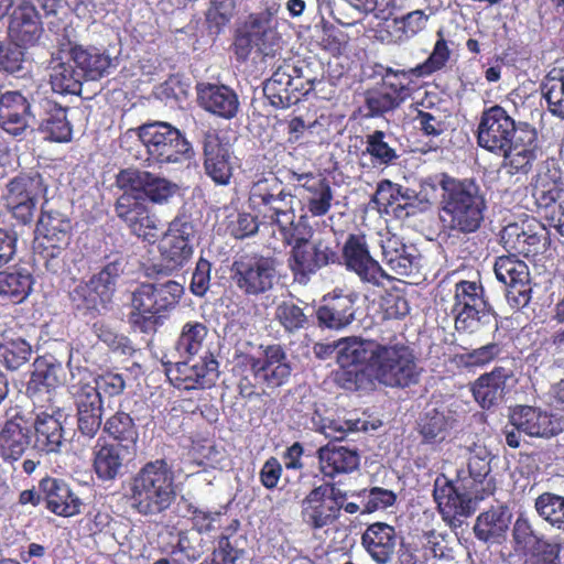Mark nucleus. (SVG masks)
<instances>
[{
    "instance_id": "obj_1",
    "label": "nucleus",
    "mask_w": 564,
    "mask_h": 564,
    "mask_svg": "<svg viewBox=\"0 0 564 564\" xmlns=\"http://www.w3.org/2000/svg\"><path fill=\"white\" fill-rule=\"evenodd\" d=\"M344 344L341 360L366 362L380 384L404 389L420 380L422 369L403 332L381 329L379 339L351 336Z\"/></svg>"
},
{
    "instance_id": "obj_2",
    "label": "nucleus",
    "mask_w": 564,
    "mask_h": 564,
    "mask_svg": "<svg viewBox=\"0 0 564 564\" xmlns=\"http://www.w3.org/2000/svg\"><path fill=\"white\" fill-rule=\"evenodd\" d=\"M441 187L438 218L449 236H467L477 232L485 220L487 200L475 178H457L447 173L429 176L421 181L422 191L435 192Z\"/></svg>"
},
{
    "instance_id": "obj_3",
    "label": "nucleus",
    "mask_w": 564,
    "mask_h": 564,
    "mask_svg": "<svg viewBox=\"0 0 564 564\" xmlns=\"http://www.w3.org/2000/svg\"><path fill=\"white\" fill-rule=\"evenodd\" d=\"M248 206L254 215L248 213L238 215L231 227V234L236 239H245L257 234L259 217L263 223L276 225L281 232H285L294 225V195L273 173L262 174L252 182Z\"/></svg>"
},
{
    "instance_id": "obj_4",
    "label": "nucleus",
    "mask_w": 564,
    "mask_h": 564,
    "mask_svg": "<svg viewBox=\"0 0 564 564\" xmlns=\"http://www.w3.org/2000/svg\"><path fill=\"white\" fill-rule=\"evenodd\" d=\"M127 498L143 517L167 511L176 499L175 475L169 463L163 458L145 463L130 478Z\"/></svg>"
},
{
    "instance_id": "obj_5",
    "label": "nucleus",
    "mask_w": 564,
    "mask_h": 564,
    "mask_svg": "<svg viewBox=\"0 0 564 564\" xmlns=\"http://www.w3.org/2000/svg\"><path fill=\"white\" fill-rule=\"evenodd\" d=\"M185 289L175 280L143 282L132 292L128 322L134 332L154 335L178 306Z\"/></svg>"
},
{
    "instance_id": "obj_6",
    "label": "nucleus",
    "mask_w": 564,
    "mask_h": 564,
    "mask_svg": "<svg viewBox=\"0 0 564 564\" xmlns=\"http://www.w3.org/2000/svg\"><path fill=\"white\" fill-rule=\"evenodd\" d=\"M280 264L276 258L260 252H246L234 257L229 278L248 297H259L274 290L280 283Z\"/></svg>"
},
{
    "instance_id": "obj_7",
    "label": "nucleus",
    "mask_w": 564,
    "mask_h": 564,
    "mask_svg": "<svg viewBox=\"0 0 564 564\" xmlns=\"http://www.w3.org/2000/svg\"><path fill=\"white\" fill-rule=\"evenodd\" d=\"M294 225L283 234L284 240L291 245L288 258V267L293 275V280L299 284L305 285L322 268L335 264L337 257V245H334L329 238L307 239L304 237H294L292 231Z\"/></svg>"
},
{
    "instance_id": "obj_8",
    "label": "nucleus",
    "mask_w": 564,
    "mask_h": 564,
    "mask_svg": "<svg viewBox=\"0 0 564 564\" xmlns=\"http://www.w3.org/2000/svg\"><path fill=\"white\" fill-rule=\"evenodd\" d=\"M135 131L147 150V161L159 164L178 163L193 154L191 142L177 128L167 122L143 123Z\"/></svg>"
},
{
    "instance_id": "obj_9",
    "label": "nucleus",
    "mask_w": 564,
    "mask_h": 564,
    "mask_svg": "<svg viewBox=\"0 0 564 564\" xmlns=\"http://www.w3.org/2000/svg\"><path fill=\"white\" fill-rule=\"evenodd\" d=\"M72 229V220L65 214L42 208L36 224L34 249L47 271L56 272L61 268L62 253L69 245Z\"/></svg>"
},
{
    "instance_id": "obj_10",
    "label": "nucleus",
    "mask_w": 564,
    "mask_h": 564,
    "mask_svg": "<svg viewBox=\"0 0 564 564\" xmlns=\"http://www.w3.org/2000/svg\"><path fill=\"white\" fill-rule=\"evenodd\" d=\"M195 234V226L189 215L180 213L170 224L160 245L159 253L162 260L160 264H153L148 269V276L154 274L170 275L181 270L193 256L191 243Z\"/></svg>"
},
{
    "instance_id": "obj_11",
    "label": "nucleus",
    "mask_w": 564,
    "mask_h": 564,
    "mask_svg": "<svg viewBox=\"0 0 564 564\" xmlns=\"http://www.w3.org/2000/svg\"><path fill=\"white\" fill-rule=\"evenodd\" d=\"M452 314L458 333L473 334L480 324H490L491 319L498 329L496 315L485 299L480 282L462 280L455 284Z\"/></svg>"
},
{
    "instance_id": "obj_12",
    "label": "nucleus",
    "mask_w": 564,
    "mask_h": 564,
    "mask_svg": "<svg viewBox=\"0 0 564 564\" xmlns=\"http://www.w3.org/2000/svg\"><path fill=\"white\" fill-rule=\"evenodd\" d=\"M469 480L449 479L444 474L436 476L433 486V498L443 520L449 524L462 523L463 518L470 517L478 501L485 499Z\"/></svg>"
},
{
    "instance_id": "obj_13",
    "label": "nucleus",
    "mask_w": 564,
    "mask_h": 564,
    "mask_svg": "<svg viewBox=\"0 0 564 564\" xmlns=\"http://www.w3.org/2000/svg\"><path fill=\"white\" fill-rule=\"evenodd\" d=\"M272 23V14L269 11L249 15L243 31L236 36L234 42V51L238 59L246 61L252 48H256L263 59L273 58L280 54L281 36Z\"/></svg>"
},
{
    "instance_id": "obj_14",
    "label": "nucleus",
    "mask_w": 564,
    "mask_h": 564,
    "mask_svg": "<svg viewBox=\"0 0 564 564\" xmlns=\"http://www.w3.org/2000/svg\"><path fill=\"white\" fill-rule=\"evenodd\" d=\"M337 257L335 264L344 265L365 283L379 286L384 280H392L371 256L367 235L361 230L347 234Z\"/></svg>"
},
{
    "instance_id": "obj_15",
    "label": "nucleus",
    "mask_w": 564,
    "mask_h": 564,
    "mask_svg": "<svg viewBox=\"0 0 564 564\" xmlns=\"http://www.w3.org/2000/svg\"><path fill=\"white\" fill-rule=\"evenodd\" d=\"M46 189L42 175L34 170L20 172L8 182L3 199L18 224L30 225L33 221L39 198Z\"/></svg>"
},
{
    "instance_id": "obj_16",
    "label": "nucleus",
    "mask_w": 564,
    "mask_h": 564,
    "mask_svg": "<svg viewBox=\"0 0 564 564\" xmlns=\"http://www.w3.org/2000/svg\"><path fill=\"white\" fill-rule=\"evenodd\" d=\"M517 122L506 108L496 104L485 107L480 112L475 131L479 148L500 155L509 150L517 135Z\"/></svg>"
},
{
    "instance_id": "obj_17",
    "label": "nucleus",
    "mask_w": 564,
    "mask_h": 564,
    "mask_svg": "<svg viewBox=\"0 0 564 564\" xmlns=\"http://www.w3.org/2000/svg\"><path fill=\"white\" fill-rule=\"evenodd\" d=\"M413 78H422L421 75L409 69H394L386 67L381 74V82L377 89L369 90L365 105L368 116L379 117L400 107L411 96L410 83Z\"/></svg>"
},
{
    "instance_id": "obj_18",
    "label": "nucleus",
    "mask_w": 564,
    "mask_h": 564,
    "mask_svg": "<svg viewBox=\"0 0 564 564\" xmlns=\"http://www.w3.org/2000/svg\"><path fill=\"white\" fill-rule=\"evenodd\" d=\"M500 242L508 252L536 260L551 247V234L546 227L538 221L511 223L500 232Z\"/></svg>"
},
{
    "instance_id": "obj_19",
    "label": "nucleus",
    "mask_w": 564,
    "mask_h": 564,
    "mask_svg": "<svg viewBox=\"0 0 564 564\" xmlns=\"http://www.w3.org/2000/svg\"><path fill=\"white\" fill-rule=\"evenodd\" d=\"M496 278L507 288V302L511 308L520 311L529 305L532 299L530 271L528 264L513 252L500 256L494 265Z\"/></svg>"
},
{
    "instance_id": "obj_20",
    "label": "nucleus",
    "mask_w": 564,
    "mask_h": 564,
    "mask_svg": "<svg viewBox=\"0 0 564 564\" xmlns=\"http://www.w3.org/2000/svg\"><path fill=\"white\" fill-rule=\"evenodd\" d=\"M200 144L205 175L216 185H229L236 164V156L230 142L216 130H208L203 134Z\"/></svg>"
},
{
    "instance_id": "obj_21",
    "label": "nucleus",
    "mask_w": 564,
    "mask_h": 564,
    "mask_svg": "<svg viewBox=\"0 0 564 564\" xmlns=\"http://www.w3.org/2000/svg\"><path fill=\"white\" fill-rule=\"evenodd\" d=\"M165 375L178 390L210 389L219 378V362L212 352H207L194 364L180 361L165 366Z\"/></svg>"
},
{
    "instance_id": "obj_22",
    "label": "nucleus",
    "mask_w": 564,
    "mask_h": 564,
    "mask_svg": "<svg viewBox=\"0 0 564 564\" xmlns=\"http://www.w3.org/2000/svg\"><path fill=\"white\" fill-rule=\"evenodd\" d=\"M531 195L539 209L553 208L563 196L564 171L554 156L542 160L529 183Z\"/></svg>"
},
{
    "instance_id": "obj_23",
    "label": "nucleus",
    "mask_w": 564,
    "mask_h": 564,
    "mask_svg": "<svg viewBox=\"0 0 564 564\" xmlns=\"http://www.w3.org/2000/svg\"><path fill=\"white\" fill-rule=\"evenodd\" d=\"M261 356L247 359L254 379L271 389L285 384L292 371L285 349L280 344L261 346Z\"/></svg>"
},
{
    "instance_id": "obj_24",
    "label": "nucleus",
    "mask_w": 564,
    "mask_h": 564,
    "mask_svg": "<svg viewBox=\"0 0 564 564\" xmlns=\"http://www.w3.org/2000/svg\"><path fill=\"white\" fill-rule=\"evenodd\" d=\"M123 191L142 193L153 204H164L174 196L178 189L175 183L158 176L149 171L139 169L121 170L116 180Z\"/></svg>"
},
{
    "instance_id": "obj_25",
    "label": "nucleus",
    "mask_w": 564,
    "mask_h": 564,
    "mask_svg": "<svg viewBox=\"0 0 564 564\" xmlns=\"http://www.w3.org/2000/svg\"><path fill=\"white\" fill-rule=\"evenodd\" d=\"M115 212L132 235L143 241H155L159 231L158 219L143 200L123 194L117 199Z\"/></svg>"
},
{
    "instance_id": "obj_26",
    "label": "nucleus",
    "mask_w": 564,
    "mask_h": 564,
    "mask_svg": "<svg viewBox=\"0 0 564 564\" xmlns=\"http://www.w3.org/2000/svg\"><path fill=\"white\" fill-rule=\"evenodd\" d=\"M35 419L32 422L34 430V447L44 453H58L64 442L63 409L55 403L37 405Z\"/></svg>"
},
{
    "instance_id": "obj_27",
    "label": "nucleus",
    "mask_w": 564,
    "mask_h": 564,
    "mask_svg": "<svg viewBox=\"0 0 564 564\" xmlns=\"http://www.w3.org/2000/svg\"><path fill=\"white\" fill-rule=\"evenodd\" d=\"M400 542L395 527L383 521L367 524L360 535L361 547L376 564H391Z\"/></svg>"
},
{
    "instance_id": "obj_28",
    "label": "nucleus",
    "mask_w": 564,
    "mask_h": 564,
    "mask_svg": "<svg viewBox=\"0 0 564 564\" xmlns=\"http://www.w3.org/2000/svg\"><path fill=\"white\" fill-rule=\"evenodd\" d=\"M44 32L41 14L29 0H22L13 7L9 15L8 35L20 47H32Z\"/></svg>"
},
{
    "instance_id": "obj_29",
    "label": "nucleus",
    "mask_w": 564,
    "mask_h": 564,
    "mask_svg": "<svg viewBox=\"0 0 564 564\" xmlns=\"http://www.w3.org/2000/svg\"><path fill=\"white\" fill-rule=\"evenodd\" d=\"M540 154H542V149L539 145L536 131L525 124L520 129V133L513 140L510 149H506L499 156L503 158L502 167L508 174L527 175L532 171Z\"/></svg>"
},
{
    "instance_id": "obj_30",
    "label": "nucleus",
    "mask_w": 564,
    "mask_h": 564,
    "mask_svg": "<svg viewBox=\"0 0 564 564\" xmlns=\"http://www.w3.org/2000/svg\"><path fill=\"white\" fill-rule=\"evenodd\" d=\"M31 440V419L17 412L0 429V458L9 464L20 460L30 447Z\"/></svg>"
},
{
    "instance_id": "obj_31",
    "label": "nucleus",
    "mask_w": 564,
    "mask_h": 564,
    "mask_svg": "<svg viewBox=\"0 0 564 564\" xmlns=\"http://www.w3.org/2000/svg\"><path fill=\"white\" fill-rule=\"evenodd\" d=\"M35 117L30 101L20 90H6L0 94V128L8 134H24Z\"/></svg>"
},
{
    "instance_id": "obj_32",
    "label": "nucleus",
    "mask_w": 564,
    "mask_h": 564,
    "mask_svg": "<svg viewBox=\"0 0 564 564\" xmlns=\"http://www.w3.org/2000/svg\"><path fill=\"white\" fill-rule=\"evenodd\" d=\"M39 488L43 492L44 507L51 513L62 518H70L80 513L82 499L66 480L45 476L40 479Z\"/></svg>"
},
{
    "instance_id": "obj_33",
    "label": "nucleus",
    "mask_w": 564,
    "mask_h": 564,
    "mask_svg": "<svg viewBox=\"0 0 564 564\" xmlns=\"http://www.w3.org/2000/svg\"><path fill=\"white\" fill-rule=\"evenodd\" d=\"M327 485L313 488L302 500L301 517L313 531L322 530L338 520L337 502L327 498Z\"/></svg>"
},
{
    "instance_id": "obj_34",
    "label": "nucleus",
    "mask_w": 564,
    "mask_h": 564,
    "mask_svg": "<svg viewBox=\"0 0 564 564\" xmlns=\"http://www.w3.org/2000/svg\"><path fill=\"white\" fill-rule=\"evenodd\" d=\"M509 425L522 430L531 437H551L562 429L553 414L530 405H516L510 410Z\"/></svg>"
},
{
    "instance_id": "obj_35",
    "label": "nucleus",
    "mask_w": 564,
    "mask_h": 564,
    "mask_svg": "<svg viewBox=\"0 0 564 564\" xmlns=\"http://www.w3.org/2000/svg\"><path fill=\"white\" fill-rule=\"evenodd\" d=\"M492 458L494 456L485 446L475 445L468 456L467 471H457L458 478L469 480V486L475 487L485 498L496 491V480L491 475Z\"/></svg>"
},
{
    "instance_id": "obj_36",
    "label": "nucleus",
    "mask_w": 564,
    "mask_h": 564,
    "mask_svg": "<svg viewBox=\"0 0 564 564\" xmlns=\"http://www.w3.org/2000/svg\"><path fill=\"white\" fill-rule=\"evenodd\" d=\"M199 106L223 119H232L239 110V98L234 89L226 85L200 83L197 85Z\"/></svg>"
},
{
    "instance_id": "obj_37",
    "label": "nucleus",
    "mask_w": 564,
    "mask_h": 564,
    "mask_svg": "<svg viewBox=\"0 0 564 564\" xmlns=\"http://www.w3.org/2000/svg\"><path fill=\"white\" fill-rule=\"evenodd\" d=\"M68 391L74 400L76 412L104 413V401L96 386L94 373L86 367H77L70 370Z\"/></svg>"
},
{
    "instance_id": "obj_38",
    "label": "nucleus",
    "mask_w": 564,
    "mask_h": 564,
    "mask_svg": "<svg viewBox=\"0 0 564 564\" xmlns=\"http://www.w3.org/2000/svg\"><path fill=\"white\" fill-rule=\"evenodd\" d=\"M355 301L348 294H327L316 310L318 326L329 329H343L355 319Z\"/></svg>"
},
{
    "instance_id": "obj_39",
    "label": "nucleus",
    "mask_w": 564,
    "mask_h": 564,
    "mask_svg": "<svg viewBox=\"0 0 564 564\" xmlns=\"http://www.w3.org/2000/svg\"><path fill=\"white\" fill-rule=\"evenodd\" d=\"M317 458L321 473L332 479L350 474L360 465V455L357 449L332 443L317 449Z\"/></svg>"
},
{
    "instance_id": "obj_40",
    "label": "nucleus",
    "mask_w": 564,
    "mask_h": 564,
    "mask_svg": "<svg viewBox=\"0 0 564 564\" xmlns=\"http://www.w3.org/2000/svg\"><path fill=\"white\" fill-rule=\"evenodd\" d=\"M41 112L36 115L34 123L46 138L54 142H68L72 139V126L67 120V112L51 99H43L39 104Z\"/></svg>"
},
{
    "instance_id": "obj_41",
    "label": "nucleus",
    "mask_w": 564,
    "mask_h": 564,
    "mask_svg": "<svg viewBox=\"0 0 564 564\" xmlns=\"http://www.w3.org/2000/svg\"><path fill=\"white\" fill-rule=\"evenodd\" d=\"M408 189L390 180H381L377 184L371 203L381 214H393L397 218H406L413 214L414 206L409 203Z\"/></svg>"
},
{
    "instance_id": "obj_42",
    "label": "nucleus",
    "mask_w": 564,
    "mask_h": 564,
    "mask_svg": "<svg viewBox=\"0 0 564 564\" xmlns=\"http://www.w3.org/2000/svg\"><path fill=\"white\" fill-rule=\"evenodd\" d=\"M300 69L292 63L283 59L272 76L264 82L263 94L270 105L278 109L289 108L296 105V98L291 94L294 76Z\"/></svg>"
},
{
    "instance_id": "obj_43",
    "label": "nucleus",
    "mask_w": 564,
    "mask_h": 564,
    "mask_svg": "<svg viewBox=\"0 0 564 564\" xmlns=\"http://www.w3.org/2000/svg\"><path fill=\"white\" fill-rule=\"evenodd\" d=\"M65 380V370L59 362L48 361L46 358H37L34 361V370L26 386V392L37 399L40 394H46L48 403L53 401L52 390L61 386Z\"/></svg>"
},
{
    "instance_id": "obj_44",
    "label": "nucleus",
    "mask_w": 564,
    "mask_h": 564,
    "mask_svg": "<svg viewBox=\"0 0 564 564\" xmlns=\"http://www.w3.org/2000/svg\"><path fill=\"white\" fill-rule=\"evenodd\" d=\"M349 337L338 340V357L337 361L340 368L334 373L335 383L347 391H371L376 387V379L368 370L366 362H345L341 360V351L345 347V341Z\"/></svg>"
},
{
    "instance_id": "obj_45",
    "label": "nucleus",
    "mask_w": 564,
    "mask_h": 564,
    "mask_svg": "<svg viewBox=\"0 0 564 564\" xmlns=\"http://www.w3.org/2000/svg\"><path fill=\"white\" fill-rule=\"evenodd\" d=\"M70 61L78 68L84 80H98L109 73L112 59L105 51L97 47L74 45L68 52Z\"/></svg>"
},
{
    "instance_id": "obj_46",
    "label": "nucleus",
    "mask_w": 564,
    "mask_h": 564,
    "mask_svg": "<svg viewBox=\"0 0 564 564\" xmlns=\"http://www.w3.org/2000/svg\"><path fill=\"white\" fill-rule=\"evenodd\" d=\"M295 180L300 183L304 181L301 186L307 193L304 200L310 215L325 216L330 210L334 199L329 181L325 177H316L312 173L295 174Z\"/></svg>"
},
{
    "instance_id": "obj_47",
    "label": "nucleus",
    "mask_w": 564,
    "mask_h": 564,
    "mask_svg": "<svg viewBox=\"0 0 564 564\" xmlns=\"http://www.w3.org/2000/svg\"><path fill=\"white\" fill-rule=\"evenodd\" d=\"M188 520L191 521L192 529L199 534H210L217 530L223 529V532L237 533L240 528V522L236 518H230L227 512L220 510L209 511L199 508L193 503L186 507Z\"/></svg>"
},
{
    "instance_id": "obj_48",
    "label": "nucleus",
    "mask_w": 564,
    "mask_h": 564,
    "mask_svg": "<svg viewBox=\"0 0 564 564\" xmlns=\"http://www.w3.org/2000/svg\"><path fill=\"white\" fill-rule=\"evenodd\" d=\"M135 451L118 444L107 443L100 446L94 455V470L102 481L116 479L122 470L126 459Z\"/></svg>"
},
{
    "instance_id": "obj_49",
    "label": "nucleus",
    "mask_w": 564,
    "mask_h": 564,
    "mask_svg": "<svg viewBox=\"0 0 564 564\" xmlns=\"http://www.w3.org/2000/svg\"><path fill=\"white\" fill-rule=\"evenodd\" d=\"M509 373L503 367H495L492 371L481 375L473 384L471 392L482 409L497 404L503 397Z\"/></svg>"
},
{
    "instance_id": "obj_50",
    "label": "nucleus",
    "mask_w": 564,
    "mask_h": 564,
    "mask_svg": "<svg viewBox=\"0 0 564 564\" xmlns=\"http://www.w3.org/2000/svg\"><path fill=\"white\" fill-rule=\"evenodd\" d=\"M427 15L415 10L399 18L388 20L384 29L379 31V39L387 43H401L417 34L425 28Z\"/></svg>"
},
{
    "instance_id": "obj_51",
    "label": "nucleus",
    "mask_w": 564,
    "mask_h": 564,
    "mask_svg": "<svg viewBox=\"0 0 564 564\" xmlns=\"http://www.w3.org/2000/svg\"><path fill=\"white\" fill-rule=\"evenodd\" d=\"M34 285L32 273L25 268L0 271V300L12 304L23 303Z\"/></svg>"
},
{
    "instance_id": "obj_52",
    "label": "nucleus",
    "mask_w": 564,
    "mask_h": 564,
    "mask_svg": "<svg viewBox=\"0 0 564 564\" xmlns=\"http://www.w3.org/2000/svg\"><path fill=\"white\" fill-rule=\"evenodd\" d=\"M456 420L449 413L432 409L417 422V432L424 444L435 445L444 442L454 429Z\"/></svg>"
},
{
    "instance_id": "obj_53",
    "label": "nucleus",
    "mask_w": 564,
    "mask_h": 564,
    "mask_svg": "<svg viewBox=\"0 0 564 564\" xmlns=\"http://www.w3.org/2000/svg\"><path fill=\"white\" fill-rule=\"evenodd\" d=\"M124 412L119 409L116 413L106 419L104 423V432L118 445L135 451L139 441V430L135 421L140 417L134 414Z\"/></svg>"
},
{
    "instance_id": "obj_54",
    "label": "nucleus",
    "mask_w": 564,
    "mask_h": 564,
    "mask_svg": "<svg viewBox=\"0 0 564 564\" xmlns=\"http://www.w3.org/2000/svg\"><path fill=\"white\" fill-rule=\"evenodd\" d=\"M546 109L555 117L564 119V68L553 67L540 84Z\"/></svg>"
},
{
    "instance_id": "obj_55",
    "label": "nucleus",
    "mask_w": 564,
    "mask_h": 564,
    "mask_svg": "<svg viewBox=\"0 0 564 564\" xmlns=\"http://www.w3.org/2000/svg\"><path fill=\"white\" fill-rule=\"evenodd\" d=\"M382 261L394 273L408 276L412 273L414 256L408 251V247L397 236L382 240Z\"/></svg>"
},
{
    "instance_id": "obj_56",
    "label": "nucleus",
    "mask_w": 564,
    "mask_h": 564,
    "mask_svg": "<svg viewBox=\"0 0 564 564\" xmlns=\"http://www.w3.org/2000/svg\"><path fill=\"white\" fill-rule=\"evenodd\" d=\"M299 302L304 306H300L293 300H284L274 310V321L288 335H295L310 326L311 316L305 313L308 304L300 300Z\"/></svg>"
},
{
    "instance_id": "obj_57",
    "label": "nucleus",
    "mask_w": 564,
    "mask_h": 564,
    "mask_svg": "<svg viewBox=\"0 0 564 564\" xmlns=\"http://www.w3.org/2000/svg\"><path fill=\"white\" fill-rule=\"evenodd\" d=\"M392 141V134L375 130L366 135L365 154L370 156L372 164L389 166L399 159L397 149L391 144Z\"/></svg>"
},
{
    "instance_id": "obj_58",
    "label": "nucleus",
    "mask_w": 564,
    "mask_h": 564,
    "mask_svg": "<svg viewBox=\"0 0 564 564\" xmlns=\"http://www.w3.org/2000/svg\"><path fill=\"white\" fill-rule=\"evenodd\" d=\"M50 82L52 89L58 94L79 95L85 80L69 58L68 62L59 63L53 67Z\"/></svg>"
},
{
    "instance_id": "obj_59",
    "label": "nucleus",
    "mask_w": 564,
    "mask_h": 564,
    "mask_svg": "<svg viewBox=\"0 0 564 564\" xmlns=\"http://www.w3.org/2000/svg\"><path fill=\"white\" fill-rule=\"evenodd\" d=\"M207 326L198 321L186 322L175 343V349L181 356L193 357L203 348L207 337Z\"/></svg>"
},
{
    "instance_id": "obj_60",
    "label": "nucleus",
    "mask_w": 564,
    "mask_h": 564,
    "mask_svg": "<svg viewBox=\"0 0 564 564\" xmlns=\"http://www.w3.org/2000/svg\"><path fill=\"white\" fill-rule=\"evenodd\" d=\"M436 41L429 57L423 62L412 67V73L421 75L422 78L429 77L436 72L446 67L452 56L448 41L445 39L444 31L440 29L436 32Z\"/></svg>"
},
{
    "instance_id": "obj_61",
    "label": "nucleus",
    "mask_w": 564,
    "mask_h": 564,
    "mask_svg": "<svg viewBox=\"0 0 564 564\" xmlns=\"http://www.w3.org/2000/svg\"><path fill=\"white\" fill-rule=\"evenodd\" d=\"M534 508L545 522L564 533V496L542 492L535 498Z\"/></svg>"
},
{
    "instance_id": "obj_62",
    "label": "nucleus",
    "mask_w": 564,
    "mask_h": 564,
    "mask_svg": "<svg viewBox=\"0 0 564 564\" xmlns=\"http://www.w3.org/2000/svg\"><path fill=\"white\" fill-rule=\"evenodd\" d=\"M107 263L90 278L91 285L101 291L104 297H112L117 280L124 269V258L117 252L107 257Z\"/></svg>"
},
{
    "instance_id": "obj_63",
    "label": "nucleus",
    "mask_w": 564,
    "mask_h": 564,
    "mask_svg": "<svg viewBox=\"0 0 564 564\" xmlns=\"http://www.w3.org/2000/svg\"><path fill=\"white\" fill-rule=\"evenodd\" d=\"M70 297L75 308L83 315H95L100 307H106V304L111 301V297H104L101 291L91 285L90 281L85 285L76 286Z\"/></svg>"
},
{
    "instance_id": "obj_64",
    "label": "nucleus",
    "mask_w": 564,
    "mask_h": 564,
    "mask_svg": "<svg viewBox=\"0 0 564 564\" xmlns=\"http://www.w3.org/2000/svg\"><path fill=\"white\" fill-rule=\"evenodd\" d=\"M562 544L539 538L531 546L522 564H562Z\"/></svg>"
}]
</instances>
